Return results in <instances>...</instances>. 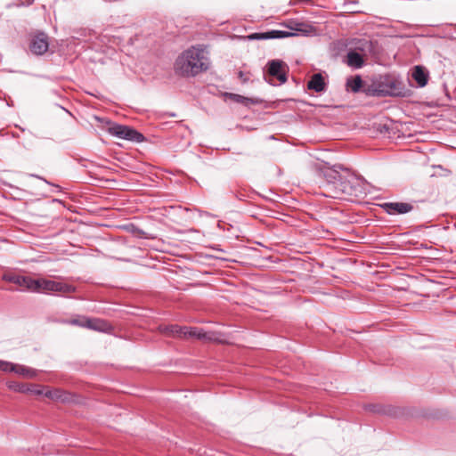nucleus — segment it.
<instances>
[{"mask_svg":"<svg viewBox=\"0 0 456 456\" xmlns=\"http://www.w3.org/2000/svg\"><path fill=\"white\" fill-rule=\"evenodd\" d=\"M326 180L323 184V195L334 199H343L346 196H359L363 192V181L354 175L342 176L336 170L324 173Z\"/></svg>","mask_w":456,"mask_h":456,"instance_id":"1","label":"nucleus"},{"mask_svg":"<svg viewBox=\"0 0 456 456\" xmlns=\"http://www.w3.org/2000/svg\"><path fill=\"white\" fill-rule=\"evenodd\" d=\"M208 61L202 46H192L185 50L175 61L176 72L184 77H194L207 70Z\"/></svg>","mask_w":456,"mask_h":456,"instance_id":"2","label":"nucleus"},{"mask_svg":"<svg viewBox=\"0 0 456 456\" xmlns=\"http://www.w3.org/2000/svg\"><path fill=\"white\" fill-rule=\"evenodd\" d=\"M281 25L289 28V31L273 29L266 32H256L248 35V38L249 40H267L296 37L298 35L309 37L316 34L315 28L307 22L290 20Z\"/></svg>","mask_w":456,"mask_h":456,"instance_id":"3","label":"nucleus"},{"mask_svg":"<svg viewBox=\"0 0 456 456\" xmlns=\"http://www.w3.org/2000/svg\"><path fill=\"white\" fill-rule=\"evenodd\" d=\"M76 291V287L73 285L60 282L45 278L34 279L33 290L36 293H61L69 294Z\"/></svg>","mask_w":456,"mask_h":456,"instance_id":"4","label":"nucleus"},{"mask_svg":"<svg viewBox=\"0 0 456 456\" xmlns=\"http://www.w3.org/2000/svg\"><path fill=\"white\" fill-rule=\"evenodd\" d=\"M111 135L120 139L141 142L144 140V136L135 129L123 125L114 124L108 129Z\"/></svg>","mask_w":456,"mask_h":456,"instance_id":"5","label":"nucleus"},{"mask_svg":"<svg viewBox=\"0 0 456 456\" xmlns=\"http://www.w3.org/2000/svg\"><path fill=\"white\" fill-rule=\"evenodd\" d=\"M288 66L281 60H272L268 62V75L276 77L280 84L287 81Z\"/></svg>","mask_w":456,"mask_h":456,"instance_id":"6","label":"nucleus"},{"mask_svg":"<svg viewBox=\"0 0 456 456\" xmlns=\"http://www.w3.org/2000/svg\"><path fill=\"white\" fill-rule=\"evenodd\" d=\"M3 280L16 284L21 290H33L34 279L29 276L8 273L3 275Z\"/></svg>","mask_w":456,"mask_h":456,"instance_id":"7","label":"nucleus"},{"mask_svg":"<svg viewBox=\"0 0 456 456\" xmlns=\"http://www.w3.org/2000/svg\"><path fill=\"white\" fill-rule=\"evenodd\" d=\"M49 47L48 37L46 34L41 32L35 35L30 42V51L37 55H42Z\"/></svg>","mask_w":456,"mask_h":456,"instance_id":"8","label":"nucleus"},{"mask_svg":"<svg viewBox=\"0 0 456 456\" xmlns=\"http://www.w3.org/2000/svg\"><path fill=\"white\" fill-rule=\"evenodd\" d=\"M43 395L55 402L70 403L73 401V395L61 388L49 389L44 387Z\"/></svg>","mask_w":456,"mask_h":456,"instance_id":"9","label":"nucleus"},{"mask_svg":"<svg viewBox=\"0 0 456 456\" xmlns=\"http://www.w3.org/2000/svg\"><path fill=\"white\" fill-rule=\"evenodd\" d=\"M385 88L382 90L385 94L391 96H402L403 95V83L396 77H388L386 79L384 84Z\"/></svg>","mask_w":456,"mask_h":456,"instance_id":"10","label":"nucleus"},{"mask_svg":"<svg viewBox=\"0 0 456 456\" xmlns=\"http://www.w3.org/2000/svg\"><path fill=\"white\" fill-rule=\"evenodd\" d=\"M382 208L389 215L406 214L413 209V206L406 202H387Z\"/></svg>","mask_w":456,"mask_h":456,"instance_id":"11","label":"nucleus"},{"mask_svg":"<svg viewBox=\"0 0 456 456\" xmlns=\"http://www.w3.org/2000/svg\"><path fill=\"white\" fill-rule=\"evenodd\" d=\"M7 387L9 389L14 392L20 393H30L37 395H41L44 393V387L38 385L28 386L21 383L17 382H8Z\"/></svg>","mask_w":456,"mask_h":456,"instance_id":"12","label":"nucleus"},{"mask_svg":"<svg viewBox=\"0 0 456 456\" xmlns=\"http://www.w3.org/2000/svg\"><path fill=\"white\" fill-rule=\"evenodd\" d=\"M85 324L86 326V328L96 331L108 332L111 330V325L108 322L99 318L86 317V322H85Z\"/></svg>","mask_w":456,"mask_h":456,"instance_id":"13","label":"nucleus"},{"mask_svg":"<svg viewBox=\"0 0 456 456\" xmlns=\"http://www.w3.org/2000/svg\"><path fill=\"white\" fill-rule=\"evenodd\" d=\"M307 88L316 93L325 91L326 83L324 81V77H322V75L321 73L314 74L307 83Z\"/></svg>","mask_w":456,"mask_h":456,"instance_id":"14","label":"nucleus"},{"mask_svg":"<svg viewBox=\"0 0 456 456\" xmlns=\"http://www.w3.org/2000/svg\"><path fill=\"white\" fill-rule=\"evenodd\" d=\"M412 77L419 87H424L428 81V72L422 66H415L412 71Z\"/></svg>","mask_w":456,"mask_h":456,"instance_id":"15","label":"nucleus"},{"mask_svg":"<svg viewBox=\"0 0 456 456\" xmlns=\"http://www.w3.org/2000/svg\"><path fill=\"white\" fill-rule=\"evenodd\" d=\"M364 63L362 54L355 51L348 52L346 55V64L354 69H360Z\"/></svg>","mask_w":456,"mask_h":456,"instance_id":"16","label":"nucleus"},{"mask_svg":"<svg viewBox=\"0 0 456 456\" xmlns=\"http://www.w3.org/2000/svg\"><path fill=\"white\" fill-rule=\"evenodd\" d=\"M14 373L23 378L34 379L37 374V370L28 366L15 364Z\"/></svg>","mask_w":456,"mask_h":456,"instance_id":"17","label":"nucleus"},{"mask_svg":"<svg viewBox=\"0 0 456 456\" xmlns=\"http://www.w3.org/2000/svg\"><path fill=\"white\" fill-rule=\"evenodd\" d=\"M162 332L177 337H187V332L184 330L186 327H180L178 325H170L164 328L160 327Z\"/></svg>","mask_w":456,"mask_h":456,"instance_id":"18","label":"nucleus"},{"mask_svg":"<svg viewBox=\"0 0 456 456\" xmlns=\"http://www.w3.org/2000/svg\"><path fill=\"white\" fill-rule=\"evenodd\" d=\"M362 86V80L360 76H355L354 77L348 78L346 80V90L351 91L353 93H358L361 90Z\"/></svg>","mask_w":456,"mask_h":456,"instance_id":"19","label":"nucleus"},{"mask_svg":"<svg viewBox=\"0 0 456 456\" xmlns=\"http://www.w3.org/2000/svg\"><path fill=\"white\" fill-rule=\"evenodd\" d=\"M187 332V337H194L198 338H206V339H211L212 338L207 333L204 332L202 330L193 328V329H188L186 327V330H184Z\"/></svg>","mask_w":456,"mask_h":456,"instance_id":"20","label":"nucleus"},{"mask_svg":"<svg viewBox=\"0 0 456 456\" xmlns=\"http://www.w3.org/2000/svg\"><path fill=\"white\" fill-rule=\"evenodd\" d=\"M85 322H86V316H77L76 318H72L70 320L64 321L63 322L67 323V324H70V325L86 328V326L85 324Z\"/></svg>","mask_w":456,"mask_h":456,"instance_id":"21","label":"nucleus"},{"mask_svg":"<svg viewBox=\"0 0 456 456\" xmlns=\"http://www.w3.org/2000/svg\"><path fill=\"white\" fill-rule=\"evenodd\" d=\"M230 98L232 99L236 102L244 103V104L255 103L256 102L252 99H249L248 97H244L242 95L236 94H231Z\"/></svg>","mask_w":456,"mask_h":456,"instance_id":"22","label":"nucleus"},{"mask_svg":"<svg viewBox=\"0 0 456 456\" xmlns=\"http://www.w3.org/2000/svg\"><path fill=\"white\" fill-rule=\"evenodd\" d=\"M14 363L0 360V370L4 372H14Z\"/></svg>","mask_w":456,"mask_h":456,"instance_id":"23","label":"nucleus"},{"mask_svg":"<svg viewBox=\"0 0 456 456\" xmlns=\"http://www.w3.org/2000/svg\"><path fill=\"white\" fill-rule=\"evenodd\" d=\"M239 75H240V77H243V73L241 71L240 72Z\"/></svg>","mask_w":456,"mask_h":456,"instance_id":"24","label":"nucleus"}]
</instances>
